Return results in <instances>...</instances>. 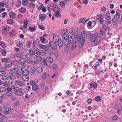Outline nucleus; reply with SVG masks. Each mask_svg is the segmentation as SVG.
<instances>
[{
	"label": "nucleus",
	"mask_w": 122,
	"mask_h": 122,
	"mask_svg": "<svg viewBox=\"0 0 122 122\" xmlns=\"http://www.w3.org/2000/svg\"><path fill=\"white\" fill-rule=\"evenodd\" d=\"M85 20V19L84 18H81L78 21L80 23H82L84 22Z\"/></svg>",
	"instance_id": "8fccbe9b"
},
{
	"label": "nucleus",
	"mask_w": 122,
	"mask_h": 122,
	"mask_svg": "<svg viewBox=\"0 0 122 122\" xmlns=\"http://www.w3.org/2000/svg\"><path fill=\"white\" fill-rule=\"evenodd\" d=\"M20 63V62L18 61H14L13 62V64L16 66H18Z\"/></svg>",
	"instance_id": "37998d69"
},
{
	"label": "nucleus",
	"mask_w": 122,
	"mask_h": 122,
	"mask_svg": "<svg viewBox=\"0 0 122 122\" xmlns=\"http://www.w3.org/2000/svg\"><path fill=\"white\" fill-rule=\"evenodd\" d=\"M36 29V28L35 27H30L29 28V30L31 32H33Z\"/></svg>",
	"instance_id": "49530a36"
},
{
	"label": "nucleus",
	"mask_w": 122,
	"mask_h": 122,
	"mask_svg": "<svg viewBox=\"0 0 122 122\" xmlns=\"http://www.w3.org/2000/svg\"><path fill=\"white\" fill-rule=\"evenodd\" d=\"M35 51L33 49H31L30 51V53L32 55L34 54L35 53Z\"/></svg>",
	"instance_id": "4d7b16f0"
},
{
	"label": "nucleus",
	"mask_w": 122,
	"mask_h": 122,
	"mask_svg": "<svg viewBox=\"0 0 122 122\" xmlns=\"http://www.w3.org/2000/svg\"><path fill=\"white\" fill-rule=\"evenodd\" d=\"M81 36L82 38H86L87 36V33L85 31H83L82 32Z\"/></svg>",
	"instance_id": "bb28decb"
},
{
	"label": "nucleus",
	"mask_w": 122,
	"mask_h": 122,
	"mask_svg": "<svg viewBox=\"0 0 122 122\" xmlns=\"http://www.w3.org/2000/svg\"><path fill=\"white\" fill-rule=\"evenodd\" d=\"M72 36H70L69 37L66 41H65L64 43L66 45L68 46V45L71 44L73 42L74 40L72 38Z\"/></svg>",
	"instance_id": "20e7f679"
},
{
	"label": "nucleus",
	"mask_w": 122,
	"mask_h": 122,
	"mask_svg": "<svg viewBox=\"0 0 122 122\" xmlns=\"http://www.w3.org/2000/svg\"><path fill=\"white\" fill-rule=\"evenodd\" d=\"M22 70H18V73L17 74L16 77L19 79H20L22 77Z\"/></svg>",
	"instance_id": "9b49d317"
},
{
	"label": "nucleus",
	"mask_w": 122,
	"mask_h": 122,
	"mask_svg": "<svg viewBox=\"0 0 122 122\" xmlns=\"http://www.w3.org/2000/svg\"><path fill=\"white\" fill-rule=\"evenodd\" d=\"M35 5V4L34 3L31 2L29 3V6L30 8L33 7Z\"/></svg>",
	"instance_id": "603ef678"
},
{
	"label": "nucleus",
	"mask_w": 122,
	"mask_h": 122,
	"mask_svg": "<svg viewBox=\"0 0 122 122\" xmlns=\"http://www.w3.org/2000/svg\"><path fill=\"white\" fill-rule=\"evenodd\" d=\"M21 5V2L20 0H18L16 3V5L17 7H20Z\"/></svg>",
	"instance_id": "473e14b6"
},
{
	"label": "nucleus",
	"mask_w": 122,
	"mask_h": 122,
	"mask_svg": "<svg viewBox=\"0 0 122 122\" xmlns=\"http://www.w3.org/2000/svg\"><path fill=\"white\" fill-rule=\"evenodd\" d=\"M120 15L118 11H117L116 12V14L114 15V17L112 19V22L113 23H115L117 20H119Z\"/></svg>",
	"instance_id": "7ed1b4c3"
},
{
	"label": "nucleus",
	"mask_w": 122,
	"mask_h": 122,
	"mask_svg": "<svg viewBox=\"0 0 122 122\" xmlns=\"http://www.w3.org/2000/svg\"><path fill=\"white\" fill-rule=\"evenodd\" d=\"M77 46V44L76 42L74 41L73 44L71 47L72 50H73L75 49Z\"/></svg>",
	"instance_id": "dca6fc26"
},
{
	"label": "nucleus",
	"mask_w": 122,
	"mask_h": 122,
	"mask_svg": "<svg viewBox=\"0 0 122 122\" xmlns=\"http://www.w3.org/2000/svg\"><path fill=\"white\" fill-rule=\"evenodd\" d=\"M9 60V58H2L1 59V62H2L6 63Z\"/></svg>",
	"instance_id": "4be33fe9"
},
{
	"label": "nucleus",
	"mask_w": 122,
	"mask_h": 122,
	"mask_svg": "<svg viewBox=\"0 0 122 122\" xmlns=\"http://www.w3.org/2000/svg\"><path fill=\"white\" fill-rule=\"evenodd\" d=\"M56 16L57 17H59L61 16V14L59 11H57L56 13Z\"/></svg>",
	"instance_id": "052dcab7"
},
{
	"label": "nucleus",
	"mask_w": 122,
	"mask_h": 122,
	"mask_svg": "<svg viewBox=\"0 0 122 122\" xmlns=\"http://www.w3.org/2000/svg\"><path fill=\"white\" fill-rule=\"evenodd\" d=\"M6 95L8 96H11L12 94V93L11 91H8L6 92Z\"/></svg>",
	"instance_id": "09e8293b"
},
{
	"label": "nucleus",
	"mask_w": 122,
	"mask_h": 122,
	"mask_svg": "<svg viewBox=\"0 0 122 122\" xmlns=\"http://www.w3.org/2000/svg\"><path fill=\"white\" fill-rule=\"evenodd\" d=\"M47 74L46 73H45L42 76V78L45 79L46 78L47 76Z\"/></svg>",
	"instance_id": "6e6d98bb"
},
{
	"label": "nucleus",
	"mask_w": 122,
	"mask_h": 122,
	"mask_svg": "<svg viewBox=\"0 0 122 122\" xmlns=\"http://www.w3.org/2000/svg\"><path fill=\"white\" fill-rule=\"evenodd\" d=\"M6 90V89L4 87H2L0 88V91L1 92H3L5 91Z\"/></svg>",
	"instance_id": "680f3d73"
},
{
	"label": "nucleus",
	"mask_w": 122,
	"mask_h": 122,
	"mask_svg": "<svg viewBox=\"0 0 122 122\" xmlns=\"http://www.w3.org/2000/svg\"><path fill=\"white\" fill-rule=\"evenodd\" d=\"M26 58L28 59H30L32 58V55L30 53H28L25 55Z\"/></svg>",
	"instance_id": "c756f323"
},
{
	"label": "nucleus",
	"mask_w": 122,
	"mask_h": 122,
	"mask_svg": "<svg viewBox=\"0 0 122 122\" xmlns=\"http://www.w3.org/2000/svg\"><path fill=\"white\" fill-rule=\"evenodd\" d=\"M51 6L52 7H54L55 8H56V7H57L58 6V5L54 3H53L52 4Z\"/></svg>",
	"instance_id": "e2e57ef3"
},
{
	"label": "nucleus",
	"mask_w": 122,
	"mask_h": 122,
	"mask_svg": "<svg viewBox=\"0 0 122 122\" xmlns=\"http://www.w3.org/2000/svg\"><path fill=\"white\" fill-rule=\"evenodd\" d=\"M47 61L50 63H52L53 62V58L51 57H48L47 58Z\"/></svg>",
	"instance_id": "c85d7f7f"
},
{
	"label": "nucleus",
	"mask_w": 122,
	"mask_h": 122,
	"mask_svg": "<svg viewBox=\"0 0 122 122\" xmlns=\"http://www.w3.org/2000/svg\"><path fill=\"white\" fill-rule=\"evenodd\" d=\"M18 70L16 68H15L11 69V70L10 74H12V76L13 75H15L17 73V72L18 71Z\"/></svg>",
	"instance_id": "f8f14e48"
},
{
	"label": "nucleus",
	"mask_w": 122,
	"mask_h": 122,
	"mask_svg": "<svg viewBox=\"0 0 122 122\" xmlns=\"http://www.w3.org/2000/svg\"><path fill=\"white\" fill-rule=\"evenodd\" d=\"M6 74V72L4 71H0V76H4Z\"/></svg>",
	"instance_id": "79ce46f5"
},
{
	"label": "nucleus",
	"mask_w": 122,
	"mask_h": 122,
	"mask_svg": "<svg viewBox=\"0 0 122 122\" xmlns=\"http://www.w3.org/2000/svg\"><path fill=\"white\" fill-rule=\"evenodd\" d=\"M60 39L59 36L58 35H54L53 36V39L55 42H57Z\"/></svg>",
	"instance_id": "2eb2a0df"
},
{
	"label": "nucleus",
	"mask_w": 122,
	"mask_h": 122,
	"mask_svg": "<svg viewBox=\"0 0 122 122\" xmlns=\"http://www.w3.org/2000/svg\"><path fill=\"white\" fill-rule=\"evenodd\" d=\"M89 85L91 88L94 89L97 88V83L95 81L91 82L89 83Z\"/></svg>",
	"instance_id": "1a4fd4ad"
},
{
	"label": "nucleus",
	"mask_w": 122,
	"mask_h": 122,
	"mask_svg": "<svg viewBox=\"0 0 122 122\" xmlns=\"http://www.w3.org/2000/svg\"><path fill=\"white\" fill-rule=\"evenodd\" d=\"M40 39L42 43H43L45 42V39L44 37H40Z\"/></svg>",
	"instance_id": "bf43d9fd"
},
{
	"label": "nucleus",
	"mask_w": 122,
	"mask_h": 122,
	"mask_svg": "<svg viewBox=\"0 0 122 122\" xmlns=\"http://www.w3.org/2000/svg\"><path fill=\"white\" fill-rule=\"evenodd\" d=\"M6 114L5 112L3 111H0V116L4 117Z\"/></svg>",
	"instance_id": "e433bc0d"
},
{
	"label": "nucleus",
	"mask_w": 122,
	"mask_h": 122,
	"mask_svg": "<svg viewBox=\"0 0 122 122\" xmlns=\"http://www.w3.org/2000/svg\"><path fill=\"white\" fill-rule=\"evenodd\" d=\"M112 118L113 120H117L118 119V117L117 116L115 115L112 116Z\"/></svg>",
	"instance_id": "4c0bfd02"
},
{
	"label": "nucleus",
	"mask_w": 122,
	"mask_h": 122,
	"mask_svg": "<svg viewBox=\"0 0 122 122\" xmlns=\"http://www.w3.org/2000/svg\"><path fill=\"white\" fill-rule=\"evenodd\" d=\"M23 80L25 81H27L29 80V78L27 76L23 75L22 76Z\"/></svg>",
	"instance_id": "412c9836"
},
{
	"label": "nucleus",
	"mask_w": 122,
	"mask_h": 122,
	"mask_svg": "<svg viewBox=\"0 0 122 122\" xmlns=\"http://www.w3.org/2000/svg\"><path fill=\"white\" fill-rule=\"evenodd\" d=\"M99 65V64L98 62H96L93 66V68L94 70H96L97 68V67Z\"/></svg>",
	"instance_id": "cd10ccee"
},
{
	"label": "nucleus",
	"mask_w": 122,
	"mask_h": 122,
	"mask_svg": "<svg viewBox=\"0 0 122 122\" xmlns=\"http://www.w3.org/2000/svg\"><path fill=\"white\" fill-rule=\"evenodd\" d=\"M36 71L35 68L32 67L30 68V71L32 73Z\"/></svg>",
	"instance_id": "5fc2aeb1"
},
{
	"label": "nucleus",
	"mask_w": 122,
	"mask_h": 122,
	"mask_svg": "<svg viewBox=\"0 0 122 122\" xmlns=\"http://www.w3.org/2000/svg\"><path fill=\"white\" fill-rule=\"evenodd\" d=\"M46 18V15L45 14H40L39 15V19L43 21Z\"/></svg>",
	"instance_id": "9d476101"
},
{
	"label": "nucleus",
	"mask_w": 122,
	"mask_h": 122,
	"mask_svg": "<svg viewBox=\"0 0 122 122\" xmlns=\"http://www.w3.org/2000/svg\"><path fill=\"white\" fill-rule=\"evenodd\" d=\"M22 56V54L20 53H18L16 55V56L19 58H21Z\"/></svg>",
	"instance_id": "a18cd8bd"
},
{
	"label": "nucleus",
	"mask_w": 122,
	"mask_h": 122,
	"mask_svg": "<svg viewBox=\"0 0 122 122\" xmlns=\"http://www.w3.org/2000/svg\"><path fill=\"white\" fill-rule=\"evenodd\" d=\"M38 89V86L37 83L34 84L32 86V90L34 91H36Z\"/></svg>",
	"instance_id": "b1692460"
},
{
	"label": "nucleus",
	"mask_w": 122,
	"mask_h": 122,
	"mask_svg": "<svg viewBox=\"0 0 122 122\" xmlns=\"http://www.w3.org/2000/svg\"><path fill=\"white\" fill-rule=\"evenodd\" d=\"M104 15L106 18H107V17H110V14L109 11L107 12Z\"/></svg>",
	"instance_id": "58836bf2"
},
{
	"label": "nucleus",
	"mask_w": 122,
	"mask_h": 122,
	"mask_svg": "<svg viewBox=\"0 0 122 122\" xmlns=\"http://www.w3.org/2000/svg\"><path fill=\"white\" fill-rule=\"evenodd\" d=\"M101 99V97L99 96H97L95 98V100L97 101H99Z\"/></svg>",
	"instance_id": "c03bdc74"
},
{
	"label": "nucleus",
	"mask_w": 122,
	"mask_h": 122,
	"mask_svg": "<svg viewBox=\"0 0 122 122\" xmlns=\"http://www.w3.org/2000/svg\"><path fill=\"white\" fill-rule=\"evenodd\" d=\"M12 74L10 73L7 76L6 79L8 80V82L9 84H11L13 81V78L11 77Z\"/></svg>",
	"instance_id": "423d86ee"
},
{
	"label": "nucleus",
	"mask_w": 122,
	"mask_h": 122,
	"mask_svg": "<svg viewBox=\"0 0 122 122\" xmlns=\"http://www.w3.org/2000/svg\"><path fill=\"white\" fill-rule=\"evenodd\" d=\"M15 83L16 84H18L20 86H22L25 84L22 81L18 80L16 81Z\"/></svg>",
	"instance_id": "f3484780"
},
{
	"label": "nucleus",
	"mask_w": 122,
	"mask_h": 122,
	"mask_svg": "<svg viewBox=\"0 0 122 122\" xmlns=\"http://www.w3.org/2000/svg\"><path fill=\"white\" fill-rule=\"evenodd\" d=\"M4 6H5V7L6 8H8L9 5L8 2L7 1H5L3 2Z\"/></svg>",
	"instance_id": "a19ab883"
},
{
	"label": "nucleus",
	"mask_w": 122,
	"mask_h": 122,
	"mask_svg": "<svg viewBox=\"0 0 122 122\" xmlns=\"http://www.w3.org/2000/svg\"><path fill=\"white\" fill-rule=\"evenodd\" d=\"M110 28L109 27H107L106 29L105 27H103L100 30V32L101 34L102 35H103L106 33L107 31L108 30L109 31V30H110Z\"/></svg>",
	"instance_id": "6e6552de"
},
{
	"label": "nucleus",
	"mask_w": 122,
	"mask_h": 122,
	"mask_svg": "<svg viewBox=\"0 0 122 122\" xmlns=\"http://www.w3.org/2000/svg\"><path fill=\"white\" fill-rule=\"evenodd\" d=\"M80 42L81 44H83L85 42V40L84 38L82 37L81 39V40L80 41Z\"/></svg>",
	"instance_id": "69168bd1"
},
{
	"label": "nucleus",
	"mask_w": 122,
	"mask_h": 122,
	"mask_svg": "<svg viewBox=\"0 0 122 122\" xmlns=\"http://www.w3.org/2000/svg\"><path fill=\"white\" fill-rule=\"evenodd\" d=\"M101 39V37L99 36L98 33H96L94 34L91 38V41L94 42L95 44L99 43Z\"/></svg>",
	"instance_id": "f257e3e1"
},
{
	"label": "nucleus",
	"mask_w": 122,
	"mask_h": 122,
	"mask_svg": "<svg viewBox=\"0 0 122 122\" xmlns=\"http://www.w3.org/2000/svg\"><path fill=\"white\" fill-rule=\"evenodd\" d=\"M57 42H58V44L59 47H62L63 45V43L61 39H60Z\"/></svg>",
	"instance_id": "aec40b11"
},
{
	"label": "nucleus",
	"mask_w": 122,
	"mask_h": 122,
	"mask_svg": "<svg viewBox=\"0 0 122 122\" xmlns=\"http://www.w3.org/2000/svg\"><path fill=\"white\" fill-rule=\"evenodd\" d=\"M28 3L29 1L28 0H22V5L24 6H26Z\"/></svg>",
	"instance_id": "a878e982"
},
{
	"label": "nucleus",
	"mask_w": 122,
	"mask_h": 122,
	"mask_svg": "<svg viewBox=\"0 0 122 122\" xmlns=\"http://www.w3.org/2000/svg\"><path fill=\"white\" fill-rule=\"evenodd\" d=\"M15 91V94L18 96H22L23 94L22 92L21 91V89H20L18 87H13L12 88Z\"/></svg>",
	"instance_id": "f03ea898"
},
{
	"label": "nucleus",
	"mask_w": 122,
	"mask_h": 122,
	"mask_svg": "<svg viewBox=\"0 0 122 122\" xmlns=\"http://www.w3.org/2000/svg\"><path fill=\"white\" fill-rule=\"evenodd\" d=\"M60 5L62 8H64L65 7V4L63 1H61L60 3Z\"/></svg>",
	"instance_id": "de8ad7c7"
},
{
	"label": "nucleus",
	"mask_w": 122,
	"mask_h": 122,
	"mask_svg": "<svg viewBox=\"0 0 122 122\" xmlns=\"http://www.w3.org/2000/svg\"><path fill=\"white\" fill-rule=\"evenodd\" d=\"M9 30V28L8 27L5 26L2 28V32L4 35H6L8 33Z\"/></svg>",
	"instance_id": "39448f33"
},
{
	"label": "nucleus",
	"mask_w": 122,
	"mask_h": 122,
	"mask_svg": "<svg viewBox=\"0 0 122 122\" xmlns=\"http://www.w3.org/2000/svg\"><path fill=\"white\" fill-rule=\"evenodd\" d=\"M28 21L26 20H24V27L25 28H27V25L28 24Z\"/></svg>",
	"instance_id": "72a5a7b5"
},
{
	"label": "nucleus",
	"mask_w": 122,
	"mask_h": 122,
	"mask_svg": "<svg viewBox=\"0 0 122 122\" xmlns=\"http://www.w3.org/2000/svg\"><path fill=\"white\" fill-rule=\"evenodd\" d=\"M100 23L102 25V28L104 27L107 29V28L108 27H107L108 25L107 22V21L105 20H103Z\"/></svg>",
	"instance_id": "4468645a"
},
{
	"label": "nucleus",
	"mask_w": 122,
	"mask_h": 122,
	"mask_svg": "<svg viewBox=\"0 0 122 122\" xmlns=\"http://www.w3.org/2000/svg\"><path fill=\"white\" fill-rule=\"evenodd\" d=\"M22 72L23 75L27 76L29 74V71L27 70H25L23 71L22 70Z\"/></svg>",
	"instance_id": "393cba45"
},
{
	"label": "nucleus",
	"mask_w": 122,
	"mask_h": 122,
	"mask_svg": "<svg viewBox=\"0 0 122 122\" xmlns=\"http://www.w3.org/2000/svg\"><path fill=\"white\" fill-rule=\"evenodd\" d=\"M13 20L11 19H9L7 21V23L9 24H11L13 22Z\"/></svg>",
	"instance_id": "864d4df0"
},
{
	"label": "nucleus",
	"mask_w": 122,
	"mask_h": 122,
	"mask_svg": "<svg viewBox=\"0 0 122 122\" xmlns=\"http://www.w3.org/2000/svg\"><path fill=\"white\" fill-rule=\"evenodd\" d=\"M26 9L24 7H22L19 10L20 12L21 13H24L26 11Z\"/></svg>",
	"instance_id": "2f4dec72"
},
{
	"label": "nucleus",
	"mask_w": 122,
	"mask_h": 122,
	"mask_svg": "<svg viewBox=\"0 0 122 122\" xmlns=\"http://www.w3.org/2000/svg\"><path fill=\"white\" fill-rule=\"evenodd\" d=\"M70 36H69L67 35L66 32H64L63 35L62 37L65 41H66L69 37Z\"/></svg>",
	"instance_id": "a211bd4d"
},
{
	"label": "nucleus",
	"mask_w": 122,
	"mask_h": 122,
	"mask_svg": "<svg viewBox=\"0 0 122 122\" xmlns=\"http://www.w3.org/2000/svg\"><path fill=\"white\" fill-rule=\"evenodd\" d=\"M16 45L17 46L21 48L23 47V44L21 41H19Z\"/></svg>",
	"instance_id": "7c9ffc66"
},
{
	"label": "nucleus",
	"mask_w": 122,
	"mask_h": 122,
	"mask_svg": "<svg viewBox=\"0 0 122 122\" xmlns=\"http://www.w3.org/2000/svg\"><path fill=\"white\" fill-rule=\"evenodd\" d=\"M39 28L42 30H44L46 29V28L45 26L42 25H39Z\"/></svg>",
	"instance_id": "f704fd0d"
},
{
	"label": "nucleus",
	"mask_w": 122,
	"mask_h": 122,
	"mask_svg": "<svg viewBox=\"0 0 122 122\" xmlns=\"http://www.w3.org/2000/svg\"><path fill=\"white\" fill-rule=\"evenodd\" d=\"M109 24H111V17H107L106 18Z\"/></svg>",
	"instance_id": "ea45409f"
},
{
	"label": "nucleus",
	"mask_w": 122,
	"mask_h": 122,
	"mask_svg": "<svg viewBox=\"0 0 122 122\" xmlns=\"http://www.w3.org/2000/svg\"><path fill=\"white\" fill-rule=\"evenodd\" d=\"M13 87H15L14 86H13L12 87V88H11L10 87H7L6 88V90L7 91H11L12 90V89H13L12 88Z\"/></svg>",
	"instance_id": "0e129e2a"
},
{
	"label": "nucleus",
	"mask_w": 122,
	"mask_h": 122,
	"mask_svg": "<svg viewBox=\"0 0 122 122\" xmlns=\"http://www.w3.org/2000/svg\"><path fill=\"white\" fill-rule=\"evenodd\" d=\"M92 24V22L91 21H89L87 24V26L88 27H90Z\"/></svg>",
	"instance_id": "774afa93"
},
{
	"label": "nucleus",
	"mask_w": 122,
	"mask_h": 122,
	"mask_svg": "<svg viewBox=\"0 0 122 122\" xmlns=\"http://www.w3.org/2000/svg\"><path fill=\"white\" fill-rule=\"evenodd\" d=\"M5 64L6 66L7 67H10L12 65V63L10 61V60L8 61Z\"/></svg>",
	"instance_id": "5701e85b"
},
{
	"label": "nucleus",
	"mask_w": 122,
	"mask_h": 122,
	"mask_svg": "<svg viewBox=\"0 0 122 122\" xmlns=\"http://www.w3.org/2000/svg\"><path fill=\"white\" fill-rule=\"evenodd\" d=\"M97 17H98L97 19L96 20H98L100 23H101L103 20V16L102 15H97Z\"/></svg>",
	"instance_id": "ddd939ff"
},
{
	"label": "nucleus",
	"mask_w": 122,
	"mask_h": 122,
	"mask_svg": "<svg viewBox=\"0 0 122 122\" xmlns=\"http://www.w3.org/2000/svg\"><path fill=\"white\" fill-rule=\"evenodd\" d=\"M6 54V52L4 49H3L1 51V54L2 55L4 56H5Z\"/></svg>",
	"instance_id": "c9c22d12"
},
{
	"label": "nucleus",
	"mask_w": 122,
	"mask_h": 122,
	"mask_svg": "<svg viewBox=\"0 0 122 122\" xmlns=\"http://www.w3.org/2000/svg\"><path fill=\"white\" fill-rule=\"evenodd\" d=\"M43 71L42 68L41 67H39V73H41Z\"/></svg>",
	"instance_id": "338daca9"
},
{
	"label": "nucleus",
	"mask_w": 122,
	"mask_h": 122,
	"mask_svg": "<svg viewBox=\"0 0 122 122\" xmlns=\"http://www.w3.org/2000/svg\"><path fill=\"white\" fill-rule=\"evenodd\" d=\"M0 46H1L3 49L5 47V45L3 42H0Z\"/></svg>",
	"instance_id": "3c124183"
},
{
	"label": "nucleus",
	"mask_w": 122,
	"mask_h": 122,
	"mask_svg": "<svg viewBox=\"0 0 122 122\" xmlns=\"http://www.w3.org/2000/svg\"><path fill=\"white\" fill-rule=\"evenodd\" d=\"M50 45L51 47L52 50H55L57 49V45L56 42L54 41H51Z\"/></svg>",
	"instance_id": "0eeeda50"
},
{
	"label": "nucleus",
	"mask_w": 122,
	"mask_h": 122,
	"mask_svg": "<svg viewBox=\"0 0 122 122\" xmlns=\"http://www.w3.org/2000/svg\"><path fill=\"white\" fill-rule=\"evenodd\" d=\"M43 49L45 51H49V47L46 45L45 46Z\"/></svg>",
	"instance_id": "13d9d810"
},
{
	"label": "nucleus",
	"mask_w": 122,
	"mask_h": 122,
	"mask_svg": "<svg viewBox=\"0 0 122 122\" xmlns=\"http://www.w3.org/2000/svg\"><path fill=\"white\" fill-rule=\"evenodd\" d=\"M15 13L13 12H11L9 14V16L11 18L14 19L15 17Z\"/></svg>",
	"instance_id": "6ab92c4d"
}]
</instances>
